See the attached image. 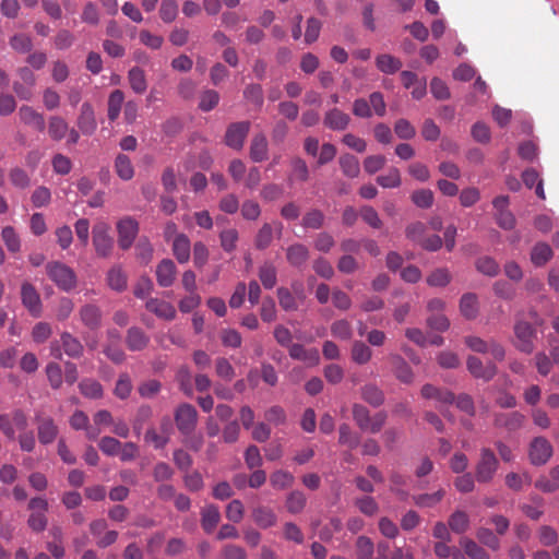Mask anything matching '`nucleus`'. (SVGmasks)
<instances>
[{
    "instance_id": "1",
    "label": "nucleus",
    "mask_w": 559,
    "mask_h": 559,
    "mask_svg": "<svg viewBox=\"0 0 559 559\" xmlns=\"http://www.w3.org/2000/svg\"><path fill=\"white\" fill-rule=\"evenodd\" d=\"M46 273L51 282L63 292H71L76 287L78 277L73 269L60 261L46 264Z\"/></svg>"
},
{
    "instance_id": "2",
    "label": "nucleus",
    "mask_w": 559,
    "mask_h": 559,
    "mask_svg": "<svg viewBox=\"0 0 559 559\" xmlns=\"http://www.w3.org/2000/svg\"><path fill=\"white\" fill-rule=\"evenodd\" d=\"M499 467V461L495 452L489 448H481L479 459L475 465V478L479 484H489Z\"/></svg>"
},
{
    "instance_id": "3",
    "label": "nucleus",
    "mask_w": 559,
    "mask_h": 559,
    "mask_svg": "<svg viewBox=\"0 0 559 559\" xmlns=\"http://www.w3.org/2000/svg\"><path fill=\"white\" fill-rule=\"evenodd\" d=\"M92 242L97 257L109 258L111 255L115 241L110 235L109 224L99 221L93 226Z\"/></svg>"
},
{
    "instance_id": "4",
    "label": "nucleus",
    "mask_w": 559,
    "mask_h": 559,
    "mask_svg": "<svg viewBox=\"0 0 559 559\" xmlns=\"http://www.w3.org/2000/svg\"><path fill=\"white\" fill-rule=\"evenodd\" d=\"M353 418L362 431L377 433L383 427L386 420V414L379 412L371 417L369 411L364 405L354 404Z\"/></svg>"
},
{
    "instance_id": "5",
    "label": "nucleus",
    "mask_w": 559,
    "mask_h": 559,
    "mask_svg": "<svg viewBox=\"0 0 559 559\" xmlns=\"http://www.w3.org/2000/svg\"><path fill=\"white\" fill-rule=\"evenodd\" d=\"M84 347L82 343L69 332H63L60 335V341L50 343V354L56 359H61L62 354L71 358H79L83 355Z\"/></svg>"
},
{
    "instance_id": "6",
    "label": "nucleus",
    "mask_w": 559,
    "mask_h": 559,
    "mask_svg": "<svg viewBox=\"0 0 559 559\" xmlns=\"http://www.w3.org/2000/svg\"><path fill=\"white\" fill-rule=\"evenodd\" d=\"M514 346L516 349L525 354L533 353L536 331L528 322L518 321L514 325Z\"/></svg>"
},
{
    "instance_id": "7",
    "label": "nucleus",
    "mask_w": 559,
    "mask_h": 559,
    "mask_svg": "<svg viewBox=\"0 0 559 559\" xmlns=\"http://www.w3.org/2000/svg\"><path fill=\"white\" fill-rule=\"evenodd\" d=\"M198 420L197 409L188 403H183L179 405L175 412V421L178 430L185 435H190L195 426Z\"/></svg>"
},
{
    "instance_id": "8",
    "label": "nucleus",
    "mask_w": 559,
    "mask_h": 559,
    "mask_svg": "<svg viewBox=\"0 0 559 559\" xmlns=\"http://www.w3.org/2000/svg\"><path fill=\"white\" fill-rule=\"evenodd\" d=\"M118 245L122 250H128L133 245L138 233V222L130 217H123L117 223Z\"/></svg>"
},
{
    "instance_id": "9",
    "label": "nucleus",
    "mask_w": 559,
    "mask_h": 559,
    "mask_svg": "<svg viewBox=\"0 0 559 559\" xmlns=\"http://www.w3.org/2000/svg\"><path fill=\"white\" fill-rule=\"evenodd\" d=\"M552 455V445L544 437L534 438L528 448V457L533 465L546 464Z\"/></svg>"
},
{
    "instance_id": "10",
    "label": "nucleus",
    "mask_w": 559,
    "mask_h": 559,
    "mask_svg": "<svg viewBox=\"0 0 559 559\" xmlns=\"http://www.w3.org/2000/svg\"><path fill=\"white\" fill-rule=\"evenodd\" d=\"M465 343L473 352L480 354L490 353V355L497 360H502L504 358V348L493 340L486 342L478 336H467L465 338Z\"/></svg>"
},
{
    "instance_id": "11",
    "label": "nucleus",
    "mask_w": 559,
    "mask_h": 559,
    "mask_svg": "<svg viewBox=\"0 0 559 559\" xmlns=\"http://www.w3.org/2000/svg\"><path fill=\"white\" fill-rule=\"evenodd\" d=\"M250 130V122L240 121L231 123L225 135V143L227 146L234 150H241L245 143V139Z\"/></svg>"
},
{
    "instance_id": "12",
    "label": "nucleus",
    "mask_w": 559,
    "mask_h": 559,
    "mask_svg": "<svg viewBox=\"0 0 559 559\" xmlns=\"http://www.w3.org/2000/svg\"><path fill=\"white\" fill-rule=\"evenodd\" d=\"M21 299L23 306L29 313L38 318L41 314V301L36 288L29 283H23L21 287Z\"/></svg>"
},
{
    "instance_id": "13",
    "label": "nucleus",
    "mask_w": 559,
    "mask_h": 559,
    "mask_svg": "<svg viewBox=\"0 0 559 559\" xmlns=\"http://www.w3.org/2000/svg\"><path fill=\"white\" fill-rule=\"evenodd\" d=\"M296 293V296L292 294V292L286 287L277 288V298L281 308L285 311H296L299 307L297 298L304 300V288L301 284L293 286Z\"/></svg>"
},
{
    "instance_id": "14",
    "label": "nucleus",
    "mask_w": 559,
    "mask_h": 559,
    "mask_svg": "<svg viewBox=\"0 0 559 559\" xmlns=\"http://www.w3.org/2000/svg\"><path fill=\"white\" fill-rule=\"evenodd\" d=\"M37 423V435L38 440L41 444L52 443L58 436V427L51 417H41L40 415L35 416Z\"/></svg>"
},
{
    "instance_id": "15",
    "label": "nucleus",
    "mask_w": 559,
    "mask_h": 559,
    "mask_svg": "<svg viewBox=\"0 0 559 559\" xmlns=\"http://www.w3.org/2000/svg\"><path fill=\"white\" fill-rule=\"evenodd\" d=\"M467 369L473 374V377L477 379H483L485 381L491 380L496 373H497V367L491 361L487 362L486 365L483 364V361L475 357L469 356L467 358Z\"/></svg>"
},
{
    "instance_id": "16",
    "label": "nucleus",
    "mask_w": 559,
    "mask_h": 559,
    "mask_svg": "<svg viewBox=\"0 0 559 559\" xmlns=\"http://www.w3.org/2000/svg\"><path fill=\"white\" fill-rule=\"evenodd\" d=\"M349 123H350L349 115L342 111L341 109H338L336 107L329 109L324 114L323 124L329 130L344 131L348 128Z\"/></svg>"
},
{
    "instance_id": "17",
    "label": "nucleus",
    "mask_w": 559,
    "mask_h": 559,
    "mask_svg": "<svg viewBox=\"0 0 559 559\" xmlns=\"http://www.w3.org/2000/svg\"><path fill=\"white\" fill-rule=\"evenodd\" d=\"M17 115L23 124L32 127L39 132L45 130L46 123L44 116L33 107L23 105L19 108Z\"/></svg>"
},
{
    "instance_id": "18",
    "label": "nucleus",
    "mask_w": 559,
    "mask_h": 559,
    "mask_svg": "<svg viewBox=\"0 0 559 559\" xmlns=\"http://www.w3.org/2000/svg\"><path fill=\"white\" fill-rule=\"evenodd\" d=\"M177 267L173 260L163 259L156 266V281L160 287H169L174 284Z\"/></svg>"
},
{
    "instance_id": "19",
    "label": "nucleus",
    "mask_w": 559,
    "mask_h": 559,
    "mask_svg": "<svg viewBox=\"0 0 559 559\" xmlns=\"http://www.w3.org/2000/svg\"><path fill=\"white\" fill-rule=\"evenodd\" d=\"M388 358L392 365L395 377L403 383H412L414 373L406 360L401 355L394 353L390 354Z\"/></svg>"
},
{
    "instance_id": "20",
    "label": "nucleus",
    "mask_w": 559,
    "mask_h": 559,
    "mask_svg": "<svg viewBox=\"0 0 559 559\" xmlns=\"http://www.w3.org/2000/svg\"><path fill=\"white\" fill-rule=\"evenodd\" d=\"M173 253L180 264H185L190 260L191 242L187 235H176L173 240Z\"/></svg>"
},
{
    "instance_id": "21",
    "label": "nucleus",
    "mask_w": 559,
    "mask_h": 559,
    "mask_svg": "<svg viewBox=\"0 0 559 559\" xmlns=\"http://www.w3.org/2000/svg\"><path fill=\"white\" fill-rule=\"evenodd\" d=\"M253 522L261 528H269L276 524L277 516L275 512L265 506H258L251 512Z\"/></svg>"
},
{
    "instance_id": "22",
    "label": "nucleus",
    "mask_w": 559,
    "mask_h": 559,
    "mask_svg": "<svg viewBox=\"0 0 559 559\" xmlns=\"http://www.w3.org/2000/svg\"><path fill=\"white\" fill-rule=\"evenodd\" d=\"M78 127L80 130L87 135H91L97 127L94 109L90 103H84L81 106V112L78 118Z\"/></svg>"
},
{
    "instance_id": "23",
    "label": "nucleus",
    "mask_w": 559,
    "mask_h": 559,
    "mask_svg": "<svg viewBox=\"0 0 559 559\" xmlns=\"http://www.w3.org/2000/svg\"><path fill=\"white\" fill-rule=\"evenodd\" d=\"M249 154L254 163H260L267 158L269 143L264 134L259 133L252 138Z\"/></svg>"
},
{
    "instance_id": "24",
    "label": "nucleus",
    "mask_w": 559,
    "mask_h": 559,
    "mask_svg": "<svg viewBox=\"0 0 559 559\" xmlns=\"http://www.w3.org/2000/svg\"><path fill=\"white\" fill-rule=\"evenodd\" d=\"M524 419V415L519 412H512L510 414L500 413L495 416V425L499 428L514 431L522 427Z\"/></svg>"
},
{
    "instance_id": "25",
    "label": "nucleus",
    "mask_w": 559,
    "mask_h": 559,
    "mask_svg": "<svg viewBox=\"0 0 559 559\" xmlns=\"http://www.w3.org/2000/svg\"><path fill=\"white\" fill-rule=\"evenodd\" d=\"M146 309L165 320H173L176 317L175 307L165 300L152 298L146 302Z\"/></svg>"
},
{
    "instance_id": "26",
    "label": "nucleus",
    "mask_w": 559,
    "mask_h": 559,
    "mask_svg": "<svg viewBox=\"0 0 559 559\" xmlns=\"http://www.w3.org/2000/svg\"><path fill=\"white\" fill-rule=\"evenodd\" d=\"M80 318L88 329H97L100 324L102 312L96 305H85L80 309Z\"/></svg>"
},
{
    "instance_id": "27",
    "label": "nucleus",
    "mask_w": 559,
    "mask_h": 559,
    "mask_svg": "<svg viewBox=\"0 0 559 559\" xmlns=\"http://www.w3.org/2000/svg\"><path fill=\"white\" fill-rule=\"evenodd\" d=\"M460 311L464 318L475 319L479 311L477 296L473 293L464 294L460 300Z\"/></svg>"
},
{
    "instance_id": "28",
    "label": "nucleus",
    "mask_w": 559,
    "mask_h": 559,
    "mask_svg": "<svg viewBox=\"0 0 559 559\" xmlns=\"http://www.w3.org/2000/svg\"><path fill=\"white\" fill-rule=\"evenodd\" d=\"M376 66L384 74H394L402 68V61L392 55L382 53L377 56Z\"/></svg>"
},
{
    "instance_id": "29",
    "label": "nucleus",
    "mask_w": 559,
    "mask_h": 559,
    "mask_svg": "<svg viewBox=\"0 0 559 559\" xmlns=\"http://www.w3.org/2000/svg\"><path fill=\"white\" fill-rule=\"evenodd\" d=\"M286 258L290 265L301 266L309 258V251L305 245L295 243L287 248Z\"/></svg>"
},
{
    "instance_id": "30",
    "label": "nucleus",
    "mask_w": 559,
    "mask_h": 559,
    "mask_svg": "<svg viewBox=\"0 0 559 559\" xmlns=\"http://www.w3.org/2000/svg\"><path fill=\"white\" fill-rule=\"evenodd\" d=\"M289 356L293 359L310 362V364H318L319 361V352L317 349H306L300 344H290L289 345Z\"/></svg>"
},
{
    "instance_id": "31",
    "label": "nucleus",
    "mask_w": 559,
    "mask_h": 559,
    "mask_svg": "<svg viewBox=\"0 0 559 559\" xmlns=\"http://www.w3.org/2000/svg\"><path fill=\"white\" fill-rule=\"evenodd\" d=\"M535 487L544 492H552L559 489V465L552 467L548 476L539 477Z\"/></svg>"
},
{
    "instance_id": "32",
    "label": "nucleus",
    "mask_w": 559,
    "mask_h": 559,
    "mask_svg": "<svg viewBox=\"0 0 559 559\" xmlns=\"http://www.w3.org/2000/svg\"><path fill=\"white\" fill-rule=\"evenodd\" d=\"M127 345L130 350H142L148 344L147 335L139 328H130L127 333Z\"/></svg>"
},
{
    "instance_id": "33",
    "label": "nucleus",
    "mask_w": 559,
    "mask_h": 559,
    "mask_svg": "<svg viewBox=\"0 0 559 559\" xmlns=\"http://www.w3.org/2000/svg\"><path fill=\"white\" fill-rule=\"evenodd\" d=\"M128 81L131 90L135 94H143L147 88V81L144 71L139 67H133L128 72Z\"/></svg>"
},
{
    "instance_id": "34",
    "label": "nucleus",
    "mask_w": 559,
    "mask_h": 559,
    "mask_svg": "<svg viewBox=\"0 0 559 559\" xmlns=\"http://www.w3.org/2000/svg\"><path fill=\"white\" fill-rule=\"evenodd\" d=\"M107 284L116 292H123L127 288V275L121 266L115 265L107 273Z\"/></svg>"
},
{
    "instance_id": "35",
    "label": "nucleus",
    "mask_w": 559,
    "mask_h": 559,
    "mask_svg": "<svg viewBox=\"0 0 559 559\" xmlns=\"http://www.w3.org/2000/svg\"><path fill=\"white\" fill-rule=\"evenodd\" d=\"M201 515H202L201 523H202L203 530L206 533H211L216 527V525L218 524L219 519H221L218 508L214 504L206 506L202 510Z\"/></svg>"
},
{
    "instance_id": "36",
    "label": "nucleus",
    "mask_w": 559,
    "mask_h": 559,
    "mask_svg": "<svg viewBox=\"0 0 559 559\" xmlns=\"http://www.w3.org/2000/svg\"><path fill=\"white\" fill-rule=\"evenodd\" d=\"M123 102L124 94L122 91L115 90L109 94L107 116L110 121L118 119Z\"/></svg>"
},
{
    "instance_id": "37",
    "label": "nucleus",
    "mask_w": 559,
    "mask_h": 559,
    "mask_svg": "<svg viewBox=\"0 0 559 559\" xmlns=\"http://www.w3.org/2000/svg\"><path fill=\"white\" fill-rule=\"evenodd\" d=\"M342 173L348 178H356L360 173L359 160L352 154H344L340 157Z\"/></svg>"
},
{
    "instance_id": "38",
    "label": "nucleus",
    "mask_w": 559,
    "mask_h": 559,
    "mask_svg": "<svg viewBox=\"0 0 559 559\" xmlns=\"http://www.w3.org/2000/svg\"><path fill=\"white\" fill-rule=\"evenodd\" d=\"M259 278L265 289H272L277 282L276 267L270 262H264L259 269Z\"/></svg>"
},
{
    "instance_id": "39",
    "label": "nucleus",
    "mask_w": 559,
    "mask_h": 559,
    "mask_svg": "<svg viewBox=\"0 0 559 559\" xmlns=\"http://www.w3.org/2000/svg\"><path fill=\"white\" fill-rule=\"evenodd\" d=\"M69 131V127L67 121L59 117L52 116L49 119L48 133L50 138L55 141H60L66 136Z\"/></svg>"
},
{
    "instance_id": "40",
    "label": "nucleus",
    "mask_w": 559,
    "mask_h": 559,
    "mask_svg": "<svg viewBox=\"0 0 559 559\" xmlns=\"http://www.w3.org/2000/svg\"><path fill=\"white\" fill-rule=\"evenodd\" d=\"M522 179L524 185L528 189L533 188L536 185L535 193L537 194L538 198L545 199L543 180L539 178V175L535 169L528 168L524 170L522 174Z\"/></svg>"
},
{
    "instance_id": "41",
    "label": "nucleus",
    "mask_w": 559,
    "mask_h": 559,
    "mask_svg": "<svg viewBox=\"0 0 559 559\" xmlns=\"http://www.w3.org/2000/svg\"><path fill=\"white\" fill-rule=\"evenodd\" d=\"M476 270L481 274L490 277H495L500 272L498 262L488 255L480 257L475 262Z\"/></svg>"
},
{
    "instance_id": "42",
    "label": "nucleus",
    "mask_w": 559,
    "mask_h": 559,
    "mask_svg": "<svg viewBox=\"0 0 559 559\" xmlns=\"http://www.w3.org/2000/svg\"><path fill=\"white\" fill-rule=\"evenodd\" d=\"M372 357L370 347L361 341H355L352 346V359L358 364H367Z\"/></svg>"
},
{
    "instance_id": "43",
    "label": "nucleus",
    "mask_w": 559,
    "mask_h": 559,
    "mask_svg": "<svg viewBox=\"0 0 559 559\" xmlns=\"http://www.w3.org/2000/svg\"><path fill=\"white\" fill-rule=\"evenodd\" d=\"M469 526V518L464 511H455L449 518V527L456 534L464 533Z\"/></svg>"
},
{
    "instance_id": "44",
    "label": "nucleus",
    "mask_w": 559,
    "mask_h": 559,
    "mask_svg": "<svg viewBox=\"0 0 559 559\" xmlns=\"http://www.w3.org/2000/svg\"><path fill=\"white\" fill-rule=\"evenodd\" d=\"M552 257V250L545 242L537 243L531 253L532 263L536 266L544 265Z\"/></svg>"
},
{
    "instance_id": "45",
    "label": "nucleus",
    "mask_w": 559,
    "mask_h": 559,
    "mask_svg": "<svg viewBox=\"0 0 559 559\" xmlns=\"http://www.w3.org/2000/svg\"><path fill=\"white\" fill-rule=\"evenodd\" d=\"M115 168H116L117 175L122 180H130L134 175L132 163H131L130 158L124 154H119L116 157Z\"/></svg>"
},
{
    "instance_id": "46",
    "label": "nucleus",
    "mask_w": 559,
    "mask_h": 559,
    "mask_svg": "<svg viewBox=\"0 0 559 559\" xmlns=\"http://www.w3.org/2000/svg\"><path fill=\"white\" fill-rule=\"evenodd\" d=\"M306 503L307 498L299 490L292 491L286 499L287 511L292 514L300 513L305 509Z\"/></svg>"
},
{
    "instance_id": "47",
    "label": "nucleus",
    "mask_w": 559,
    "mask_h": 559,
    "mask_svg": "<svg viewBox=\"0 0 559 559\" xmlns=\"http://www.w3.org/2000/svg\"><path fill=\"white\" fill-rule=\"evenodd\" d=\"M460 545L465 554L472 559H488V554L473 539L463 537L460 540Z\"/></svg>"
},
{
    "instance_id": "48",
    "label": "nucleus",
    "mask_w": 559,
    "mask_h": 559,
    "mask_svg": "<svg viewBox=\"0 0 559 559\" xmlns=\"http://www.w3.org/2000/svg\"><path fill=\"white\" fill-rule=\"evenodd\" d=\"M451 282V273L445 267H439L427 277V284L431 287H444Z\"/></svg>"
},
{
    "instance_id": "49",
    "label": "nucleus",
    "mask_w": 559,
    "mask_h": 559,
    "mask_svg": "<svg viewBox=\"0 0 559 559\" xmlns=\"http://www.w3.org/2000/svg\"><path fill=\"white\" fill-rule=\"evenodd\" d=\"M81 393L90 399H99L103 396V386L99 382L92 379H84L79 384Z\"/></svg>"
},
{
    "instance_id": "50",
    "label": "nucleus",
    "mask_w": 559,
    "mask_h": 559,
    "mask_svg": "<svg viewBox=\"0 0 559 559\" xmlns=\"http://www.w3.org/2000/svg\"><path fill=\"white\" fill-rule=\"evenodd\" d=\"M362 399L370 405L378 407L384 401L383 392L373 384H367L362 388Z\"/></svg>"
},
{
    "instance_id": "51",
    "label": "nucleus",
    "mask_w": 559,
    "mask_h": 559,
    "mask_svg": "<svg viewBox=\"0 0 559 559\" xmlns=\"http://www.w3.org/2000/svg\"><path fill=\"white\" fill-rule=\"evenodd\" d=\"M2 240L10 252H19L21 249V240L13 227L7 226L1 231Z\"/></svg>"
},
{
    "instance_id": "52",
    "label": "nucleus",
    "mask_w": 559,
    "mask_h": 559,
    "mask_svg": "<svg viewBox=\"0 0 559 559\" xmlns=\"http://www.w3.org/2000/svg\"><path fill=\"white\" fill-rule=\"evenodd\" d=\"M444 493L443 489H439L433 493H421L415 496L413 499L418 507L430 508L439 503L443 499Z\"/></svg>"
},
{
    "instance_id": "53",
    "label": "nucleus",
    "mask_w": 559,
    "mask_h": 559,
    "mask_svg": "<svg viewBox=\"0 0 559 559\" xmlns=\"http://www.w3.org/2000/svg\"><path fill=\"white\" fill-rule=\"evenodd\" d=\"M294 476L289 472L278 469L275 471L270 478L271 485L275 489H285L293 485Z\"/></svg>"
},
{
    "instance_id": "54",
    "label": "nucleus",
    "mask_w": 559,
    "mask_h": 559,
    "mask_svg": "<svg viewBox=\"0 0 559 559\" xmlns=\"http://www.w3.org/2000/svg\"><path fill=\"white\" fill-rule=\"evenodd\" d=\"M178 15V3L176 0H163L159 8V16L165 23H171Z\"/></svg>"
},
{
    "instance_id": "55",
    "label": "nucleus",
    "mask_w": 559,
    "mask_h": 559,
    "mask_svg": "<svg viewBox=\"0 0 559 559\" xmlns=\"http://www.w3.org/2000/svg\"><path fill=\"white\" fill-rule=\"evenodd\" d=\"M356 552L358 559H371L374 552V545L367 536H359L356 540Z\"/></svg>"
},
{
    "instance_id": "56",
    "label": "nucleus",
    "mask_w": 559,
    "mask_h": 559,
    "mask_svg": "<svg viewBox=\"0 0 559 559\" xmlns=\"http://www.w3.org/2000/svg\"><path fill=\"white\" fill-rule=\"evenodd\" d=\"M153 246L147 239H140L135 246V255L136 259L142 264H148L153 258Z\"/></svg>"
},
{
    "instance_id": "57",
    "label": "nucleus",
    "mask_w": 559,
    "mask_h": 559,
    "mask_svg": "<svg viewBox=\"0 0 559 559\" xmlns=\"http://www.w3.org/2000/svg\"><path fill=\"white\" fill-rule=\"evenodd\" d=\"M377 182L383 188H397L401 185V175L397 168L392 167L386 174L377 178Z\"/></svg>"
},
{
    "instance_id": "58",
    "label": "nucleus",
    "mask_w": 559,
    "mask_h": 559,
    "mask_svg": "<svg viewBox=\"0 0 559 559\" xmlns=\"http://www.w3.org/2000/svg\"><path fill=\"white\" fill-rule=\"evenodd\" d=\"M309 178V169L306 162L299 157L292 160V180L307 181Z\"/></svg>"
},
{
    "instance_id": "59",
    "label": "nucleus",
    "mask_w": 559,
    "mask_h": 559,
    "mask_svg": "<svg viewBox=\"0 0 559 559\" xmlns=\"http://www.w3.org/2000/svg\"><path fill=\"white\" fill-rule=\"evenodd\" d=\"M475 481H477L475 475L462 473V475L454 479V487L462 493L472 492L475 489Z\"/></svg>"
},
{
    "instance_id": "60",
    "label": "nucleus",
    "mask_w": 559,
    "mask_h": 559,
    "mask_svg": "<svg viewBox=\"0 0 559 559\" xmlns=\"http://www.w3.org/2000/svg\"><path fill=\"white\" fill-rule=\"evenodd\" d=\"M338 442L347 445L349 449H356L359 444V437L354 435L347 424H343L338 429Z\"/></svg>"
},
{
    "instance_id": "61",
    "label": "nucleus",
    "mask_w": 559,
    "mask_h": 559,
    "mask_svg": "<svg viewBox=\"0 0 559 559\" xmlns=\"http://www.w3.org/2000/svg\"><path fill=\"white\" fill-rule=\"evenodd\" d=\"M10 46L15 51L25 53L32 50L33 43L29 36L25 34H15L10 38Z\"/></svg>"
},
{
    "instance_id": "62",
    "label": "nucleus",
    "mask_w": 559,
    "mask_h": 559,
    "mask_svg": "<svg viewBox=\"0 0 559 559\" xmlns=\"http://www.w3.org/2000/svg\"><path fill=\"white\" fill-rule=\"evenodd\" d=\"M331 333L334 337L347 341L352 337V326L347 320H337L331 325Z\"/></svg>"
},
{
    "instance_id": "63",
    "label": "nucleus",
    "mask_w": 559,
    "mask_h": 559,
    "mask_svg": "<svg viewBox=\"0 0 559 559\" xmlns=\"http://www.w3.org/2000/svg\"><path fill=\"white\" fill-rule=\"evenodd\" d=\"M476 536L478 540L485 546L491 548L492 550H497L500 547L499 538L493 534V532L486 527H480Z\"/></svg>"
},
{
    "instance_id": "64",
    "label": "nucleus",
    "mask_w": 559,
    "mask_h": 559,
    "mask_svg": "<svg viewBox=\"0 0 559 559\" xmlns=\"http://www.w3.org/2000/svg\"><path fill=\"white\" fill-rule=\"evenodd\" d=\"M355 504L359 511L367 516H372L379 511L378 503L376 502L374 498L370 496L356 499Z\"/></svg>"
}]
</instances>
